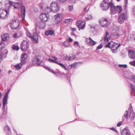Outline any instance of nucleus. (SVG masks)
I'll return each mask as SVG.
<instances>
[{
    "label": "nucleus",
    "instance_id": "obj_9",
    "mask_svg": "<svg viewBox=\"0 0 135 135\" xmlns=\"http://www.w3.org/2000/svg\"><path fill=\"white\" fill-rule=\"evenodd\" d=\"M127 19V15L126 13H123L119 16L118 18L119 22L122 24Z\"/></svg>",
    "mask_w": 135,
    "mask_h": 135
},
{
    "label": "nucleus",
    "instance_id": "obj_35",
    "mask_svg": "<svg viewBox=\"0 0 135 135\" xmlns=\"http://www.w3.org/2000/svg\"><path fill=\"white\" fill-rule=\"evenodd\" d=\"M26 34L27 36L31 38H32V36L31 34L29 32L27 29Z\"/></svg>",
    "mask_w": 135,
    "mask_h": 135
},
{
    "label": "nucleus",
    "instance_id": "obj_40",
    "mask_svg": "<svg viewBox=\"0 0 135 135\" xmlns=\"http://www.w3.org/2000/svg\"><path fill=\"white\" fill-rule=\"evenodd\" d=\"M69 42L68 41H65L63 43V45L65 46H68L69 44Z\"/></svg>",
    "mask_w": 135,
    "mask_h": 135
},
{
    "label": "nucleus",
    "instance_id": "obj_41",
    "mask_svg": "<svg viewBox=\"0 0 135 135\" xmlns=\"http://www.w3.org/2000/svg\"><path fill=\"white\" fill-rule=\"evenodd\" d=\"M125 5L124 8L125 9H126L127 7L128 1V0H124Z\"/></svg>",
    "mask_w": 135,
    "mask_h": 135
},
{
    "label": "nucleus",
    "instance_id": "obj_43",
    "mask_svg": "<svg viewBox=\"0 0 135 135\" xmlns=\"http://www.w3.org/2000/svg\"><path fill=\"white\" fill-rule=\"evenodd\" d=\"M119 27H116L115 28H114V30L116 32H118L119 31Z\"/></svg>",
    "mask_w": 135,
    "mask_h": 135
},
{
    "label": "nucleus",
    "instance_id": "obj_56",
    "mask_svg": "<svg viewBox=\"0 0 135 135\" xmlns=\"http://www.w3.org/2000/svg\"><path fill=\"white\" fill-rule=\"evenodd\" d=\"M37 30L36 28H35V29H34L33 30V33H37Z\"/></svg>",
    "mask_w": 135,
    "mask_h": 135
},
{
    "label": "nucleus",
    "instance_id": "obj_58",
    "mask_svg": "<svg viewBox=\"0 0 135 135\" xmlns=\"http://www.w3.org/2000/svg\"><path fill=\"white\" fill-rule=\"evenodd\" d=\"M74 58L73 57H69L68 60L69 61H71L73 60V59Z\"/></svg>",
    "mask_w": 135,
    "mask_h": 135
},
{
    "label": "nucleus",
    "instance_id": "obj_14",
    "mask_svg": "<svg viewBox=\"0 0 135 135\" xmlns=\"http://www.w3.org/2000/svg\"><path fill=\"white\" fill-rule=\"evenodd\" d=\"M85 21H78L76 23V25L79 28V30L83 29L85 27Z\"/></svg>",
    "mask_w": 135,
    "mask_h": 135
},
{
    "label": "nucleus",
    "instance_id": "obj_52",
    "mask_svg": "<svg viewBox=\"0 0 135 135\" xmlns=\"http://www.w3.org/2000/svg\"><path fill=\"white\" fill-rule=\"evenodd\" d=\"M88 10L89 9L88 8V7H85L84 9V11L85 12H87Z\"/></svg>",
    "mask_w": 135,
    "mask_h": 135
},
{
    "label": "nucleus",
    "instance_id": "obj_47",
    "mask_svg": "<svg viewBox=\"0 0 135 135\" xmlns=\"http://www.w3.org/2000/svg\"><path fill=\"white\" fill-rule=\"evenodd\" d=\"M78 41H75V42L74 44V46L75 47H76L78 46Z\"/></svg>",
    "mask_w": 135,
    "mask_h": 135
},
{
    "label": "nucleus",
    "instance_id": "obj_29",
    "mask_svg": "<svg viewBox=\"0 0 135 135\" xmlns=\"http://www.w3.org/2000/svg\"><path fill=\"white\" fill-rule=\"evenodd\" d=\"M76 63H74L71 65H70L68 66V68H66L67 69L66 70H68L69 69L71 70V69L73 68H76Z\"/></svg>",
    "mask_w": 135,
    "mask_h": 135
},
{
    "label": "nucleus",
    "instance_id": "obj_54",
    "mask_svg": "<svg viewBox=\"0 0 135 135\" xmlns=\"http://www.w3.org/2000/svg\"><path fill=\"white\" fill-rule=\"evenodd\" d=\"M34 11L36 12H37L38 11V9L37 7H35L34 8Z\"/></svg>",
    "mask_w": 135,
    "mask_h": 135
},
{
    "label": "nucleus",
    "instance_id": "obj_5",
    "mask_svg": "<svg viewBox=\"0 0 135 135\" xmlns=\"http://www.w3.org/2000/svg\"><path fill=\"white\" fill-rule=\"evenodd\" d=\"M4 4L5 7L7 8L6 9L0 8V18L2 19H6L9 15V9Z\"/></svg>",
    "mask_w": 135,
    "mask_h": 135
},
{
    "label": "nucleus",
    "instance_id": "obj_27",
    "mask_svg": "<svg viewBox=\"0 0 135 135\" xmlns=\"http://www.w3.org/2000/svg\"><path fill=\"white\" fill-rule=\"evenodd\" d=\"M121 134L122 135H130L129 130L126 128L124 129Z\"/></svg>",
    "mask_w": 135,
    "mask_h": 135
},
{
    "label": "nucleus",
    "instance_id": "obj_23",
    "mask_svg": "<svg viewBox=\"0 0 135 135\" xmlns=\"http://www.w3.org/2000/svg\"><path fill=\"white\" fill-rule=\"evenodd\" d=\"M27 57V55L26 53H23L21 55V64H24L26 61Z\"/></svg>",
    "mask_w": 135,
    "mask_h": 135
},
{
    "label": "nucleus",
    "instance_id": "obj_39",
    "mask_svg": "<svg viewBox=\"0 0 135 135\" xmlns=\"http://www.w3.org/2000/svg\"><path fill=\"white\" fill-rule=\"evenodd\" d=\"M129 64L131 65L135 66V60L129 62Z\"/></svg>",
    "mask_w": 135,
    "mask_h": 135
},
{
    "label": "nucleus",
    "instance_id": "obj_37",
    "mask_svg": "<svg viewBox=\"0 0 135 135\" xmlns=\"http://www.w3.org/2000/svg\"><path fill=\"white\" fill-rule=\"evenodd\" d=\"M73 5L70 6L69 5L68 6V9L69 11H71L73 9Z\"/></svg>",
    "mask_w": 135,
    "mask_h": 135
},
{
    "label": "nucleus",
    "instance_id": "obj_13",
    "mask_svg": "<svg viewBox=\"0 0 135 135\" xmlns=\"http://www.w3.org/2000/svg\"><path fill=\"white\" fill-rule=\"evenodd\" d=\"M39 56L34 57L32 61L33 64H37L38 65H40L42 62Z\"/></svg>",
    "mask_w": 135,
    "mask_h": 135
},
{
    "label": "nucleus",
    "instance_id": "obj_25",
    "mask_svg": "<svg viewBox=\"0 0 135 135\" xmlns=\"http://www.w3.org/2000/svg\"><path fill=\"white\" fill-rule=\"evenodd\" d=\"M31 38L32 39L34 43H36L38 42V37L37 33H34L33 35V36H32V38Z\"/></svg>",
    "mask_w": 135,
    "mask_h": 135
},
{
    "label": "nucleus",
    "instance_id": "obj_3",
    "mask_svg": "<svg viewBox=\"0 0 135 135\" xmlns=\"http://www.w3.org/2000/svg\"><path fill=\"white\" fill-rule=\"evenodd\" d=\"M0 3L2 4H4L5 6H6V7H8L9 9L12 6H13L14 8L15 9H18L20 7L19 2H14L12 1H10L9 0H2V1Z\"/></svg>",
    "mask_w": 135,
    "mask_h": 135
},
{
    "label": "nucleus",
    "instance_id": "obj_12",
    "mask_svg": "<svg viewBox=\"0 0 135 135\" xmlns=\"http://www.w3.org/2000/svg\"><path fill=\"white\" fill-rule=\"evenodd\" d=\"M28 47V43L26 41H23L21 43L20 48L22 51H26Z\"/></svg>",
    "mask_w": 135,
    "mask_h": 135
},
{
    "label": "nucleus",
    "instance_id": "obj_4",
    "mask_svg": "<svg viewBox=\"0 0 135 135\" xmlns=\"http://www.w3.org/2000/svg\"><path fill=\"white\" fill-rule=\"evenodd\" d=\"M8 51L5 48V44L3 42L0 43V62L3 58L6 57Z\"/></svg>",
    "mask_w": 135,
    "mask_h": 135
},
{
    "label": "nucleus",
    "instance_id": "obj_18",
    "mask_svg": "<svg viewBox=\"0 0 135 135\" xmlns=\"http://www.w3.org/2000/svg\"><path fill=\"white\" fill-rule=\"evenodd\" d=\"M128 56L129 57L132 59L135 58V51L133 50H128Z\"/></svg>",
    "mask_w": 135,
    "mask_h": 135
},
{
    "label": "nucleus",
    "instance_id": "obj_53",
    "mask_svg": "<svg viewBox=\"0 0 135 135\" xmlns=\"http://www.w3.org/2000/svg\"><path fill=\"white\" fill-rule=\"evenodd\" d=\"M69 57L67 56H65L64 57V59L65 60H68Z\"/></svg>",
    "mask_w": 135,
    "mask_h": 135
},
{
    "label": "nucleus",
    "instance_id": "obj_64",
    "mask_svg": "<svg viewBox=\"0 0 135 135\" xmlns=\"http://www.w3.org/2000/svg\"><path fill=\"white\" fill-rule=\"evenodd\" d=\"M12 73V71L10 70H9L8 71V74H10L11 73Z\"/></svg>",
    "mask_w": 135,
    "mask_h": 135
},
{
    "label": "nucleus",
    "instance_id": "obj_50",
    "mask_svg": "<svg viewBox=\"0 0 135 135\" xmlns=\"http://www.w3.org/2000/svg\"><path fill=\"white\" fill-rule=\"evenodd\" d=\"M48 32H49V35H53L54 34V32L52 30H50L49 31H48Z\"/></svg>",
    "mask_w": 135,
    "mask_h": 135
},
{
    "label": "nucleus",
    "instance_id": "obj_24",
    "mask_svg": "<svg viewBox=\"0 0 135 135\" xmlns=\"http://www.w3.org/2000/svg\"><path fill=\"white\" fill-rule=\"evenodd\" d=\"M1 38L3 41L8 40L9 39V34L5 33L2 35L1 36Z\"/></svg>",
    "mask_w": 135,
    "mask_h": 135
},
{
    "label": "nucleus",
    "instance_id": "obj_32",
    "mask_svg": "<svg viewBox=\"0 0 135 135\" xmlns=\"http://www.w3.org/2000/svg\"><path fill=\"white\" fill-rule=\"evenodd\" d=\"M130 87L131 89V90L132 92H134L135 91V86L133 85L132 84H130Z\"/></svg>",
    "mask_w": 135,
    "mask_h": 135
},
{
    "label": "nucleus",
    "instance_id": "obj_22",
    "mask_svg": "<svg viewBox=\"0 0 135 135\" xmlns=\"http://www.w3.org/2000/svg\"><path fill=\"white\" fill-rule=\"evenodd\" d=\"M9 93V92H7L4 95L3 98V105L4 107L5 105L7 103V99L8 97Z\"/></svg>",
    "mask_w": 135,
    "mask_h": 135
},
{
    "label": "nucleus",
    "instance_id": "obj_60",
    "mask_svg": "<svg viewBox=\"0 0 135 135\" xmlns=\"http://www.w3.org/2000/svg\"><path fill=\"white\" fill-rule=\"evenodd\" d=\"M45 35L48 36L49 35V32H48V31H47L45 32Z\"/></svg>",
    "mask_w": 135,
    "mask_h": 135
},
{
    "label": "nucleus",
    "instance_id": "obj_46",
    "mask_svg": "<svg viewBox=\"0 0 135 135\" xmlns=\"http://www.w3.org/2000/svg\"><path fill=\"white\" fill-rule=\"evenodd\" d=\"M109 129H110L112 130V131L115 132H117V133L118 132V131L115 128H109Z\"/></svg>",
    "mask_w": 135,
    "mask_h": 135
},
{
    "label": "nucleus",
    "instance_id": "obj_1",
    "mask_svg": "<svg viewBox=\"0 0 135 135\" xmlns=\"http://www.w3.org/2000/svg\"><path fill=\"white\" fill-rule=\"evenodd\" d=\"M41 10L42 12H45L47 13L52 12H58L60 9L59 4L56 2H52L50 5V7L45 4L42 3L40 5Z\"/></svg>",
    "mask_w": 135,
    "mask_h": 135
},
{
    "label": "nucleus",
    "instance_id": "obj_42",
    "mask_svg": "<svg viewBox=\"0 0 135 135\" xmlns=\"http://www.w3.org/2000/svg\"><path fill=\"white\" fill-rule=\"evenodd\" d=\"M113 36L115 37H118L119 36V35L118 33V32H116L114 33L113 34Z\"/></svg>",
    "mask_w": 135,
    "mask_h": 135
},
{
    "label": "nucleus",
    "instance_id": "obj_45",
    "mask_svg": "<svg viewBox=\"0 0 135 135\" xmlns=\"http://www.w3.org/2000/svg\"><path fill=\"white\" fill-rule=\"evenodd\" d=\"M130 38L131 40H134L135 35H131L130 36Z\"/></svg>",
    "mask_w": 135,
    "mask_h": 135
},
{
    "label": "nucleus",
    "instance_id": "obj_33",
    "mask_svg": "<svg viewBox=\"0 0 135 135\" xmlns=\"http://www.w3.org/2000/svg\"><path fill=\"white\" fill-rule=\"evenodd\" d=\"M12 48L13 50H18L19 49V47L17 45H13L12 46Z\"/></svg>",
    "mask_w": 135,
    "mask_h": 135
},
{
    "label": "nucleus",
    "instance_id": "obj_36",
    "mask_svg": "<svg viewBox=\"0 0 135 135\" xmlns=\"http://www.w3.org/2000/svg\"><path fill=\"white\" fill-rule=\"evenodd\" d=\"M119 67L120 68H126L127 67V65L126 64H119L118 65Z\"/></svg>",
    "mask_w": 135,
    "mask_h": 135
},
{
    "label": "nucleus",
    "instance_id": "obj_48",
    "mask_svg": "<svg viewBox=\"0 0 135 135\" xmlns=\"http://www.w3.org/2000/svg\"><path fill=\"white\" fill-rule=\"evenodd\" d=\"M122 122L121 121H120L118 122L117 124V126L118 127L120 126L122 124Z\"/></svg>",
    "mask_w": 135,
    "mask_h": 135
},
{
    "label": "nucleus",
    "instance_id": "obj_55",
    "mask_svg": "<svg viewBox=\"0 0 135 135\" xmlns=\"http://www.w3.org/2000/svg\"><path fill=\"white\" fill-rule=\"evenodd\" d=\"M17 33H16L14 34L13 36V37L14 38H16L17 37Z\"/></svg>",
    "mask_w": 135,
    "mask_h": 135
},
{
    "label": "nucleus",
    "instance_id": "obj_7",
    "mask_svg": "<svg viewBox=\"0 0 135 135\" xmlns=\"http://www.w3.org/2000/svg\"><path fill=\"white\" fill-rule=\"evenodd\" d=\"M110 19L107 18H102L99 20V22L100 25L104 28H106L108 26L109 24V21Z\"/></svg>",
    "mask_w": 135,
    "mask_h": 135
},
{
    "label": "nucleus",
    "instance_id": "obj_21",
    "mask_svg": "<svg viewBox=\"0 0 135 135\" xmlns=\"http://www.w3.org/2000/svg\"><path fill=\"white\" fill-rule=\"evenodd\" d=\"M36 25V27L42 29L44 28L46 24L43 22H39L37 23Z\"/></svg>",
    "mask_w": 135,
    "mask_h": 135
},
{
    "label": "nucleus",
    "instance_id": "obj_10",
    "mask_svg": "<svg viewBox=\"0 0 135 135\" xmlns=\"http://www.w3.org/2000/svg\"><path fill=\"white\" fill-rule=\"evenodd\" d=\"M62 15L60 13H59L55 15L54 17L55 22L57 23L60 22L62 20Z\"/></svg>",
    "mask_w": 135,
    "mask_h": 135
},
{
    "label": "nucleus",
    "instance_id": "obj_8",
    "mask_svg": "<svg viewBox=\"0 0 135 135\" xmlns=\"http://www.w3.org/2000/svg\"><path fill=\"white\" fill-rule=\"evenodd\" d=\"M19 22L18 20H12L10 22V26L14 29H16L19 26Z\"/></svg>",
    "mask_w": 135,
    "mask_h": 135
},
{
    "label": "nucleus",
    "instance_id": "obj_19",
    "mask_svg": "<svg viewBox=\"0 0 135 135\" xmlns=\"http://www.w3.org/2000/svg\"><path fill=\"white\" fill-rule=\"evenodd\" d=\"M86 41L88 44L91 46L94 45L97 43L96 42L93 40L90 37L86 38Z\"/></svg>",
    "mask_w": 135,
    "mask_h": 135
},
{
    "label": "nucleus",
    "instance_id": "obj_2",
    "mask_svg": "<svg viewBox=\"0 0 135 135\" xmlns=\"http://www.w3.org/2000/svg\"><path fill=\"white\" fill-rule=\"evenodd\" d=\"M120 45L118 43L114 42L112 41L106 44L105 46L107 47H108L111 49L112 52L113 53H116L117 52V50Z\"/></svg>",
    "mask_w": 135,
    "mask_h": 135
},
{
    "label": "nucleus",
    "instance_id": "obj_59",
    "mask_svg": "<svg viewBox=\"0 0 135 135\" xmlns=\"http://www.w3.org/2000/svg\"><path fill=\"white\" fill-rule=\"evenodd\" d=\"M68 41L69 42H71L73 41V40L71 38L69 37V38Z\"/></svg>",
    "mask_w": 135,
    "mask_h": 135
},
{
    "label": "nucleus",
    "instance_id": "obj_30",
    "mask_svg": "<svg viewBox=\"0 0 135 135\" xmlns=\"http://www.w3.org/2000/svg\"><path fill=\"white\" fill-rule=\"evenodd\" d=\"M23 64L20 63L14 66L15 68L17 70H18L21 69L22 67V65Z\"/></svg>",
    "mask_w": 135,
    "mask_h": 135
},
{
    "label": "nucleus",
    "instance_id": "obj_6",
    "mask_svg": "<svg viewBox=\"0 0 135 135\" xmlns=\"http://www.w3.org/2000/svg\"><path fill=\"white\" fill-rule=\"evenodd\" d=\"M110 10L111 12L114 14L115 12L119 13H120L122 11L123 9L122 7L119 6H117L115 7L114 4H112L111 5Z\"/></svg>",
    "mask_w": 135,
    "mask_h": 135
},
{
    "label": "nucleus",
    "instance_id": "obj_11",
    "mask_svg": "<svg viewBox=\"0 0 135 135\" xmlns=\"http://www.w3.org/2000/svg\"><path fill=\"white\" fill-rule=\"evenodd\" d=\"M40 19L42 22H46L49 19V16L48 14L41 13L40 16Z\"/></svg>",
    "mask_w": 135,
    "mask_h": 135
},
{
    "label": "nucleus",
    "instance_id": "obj_34",
    "mask_svg": "<svg viewBox=\"0 0 135 135\" xmlns=\"http://www.w3.org/2000/svg\"><path fill=\"white\" fill-rule=\"evenodd\" d=\"M106 1V3H107L109 4V6H110V8L111 7V5L112 4H114L112 2V0H103V1Z\"/></svg>",
    "mask_w": 135,
    "mask_h": 135
},
{
    "label": "nucleus",
    "instance_id": "obj_49",
    "mask_svg": "<svg viewBox=\"0 0 135 135\" xmlns=\"http://www.w3.org/2000/svg\"><path fill=\"white\" fill-rule=\"evenodd\" d=\"M133 13L134 15H135V6H134L132 8Z\"/></svg>",
    "mask_w": 135,
    "mask_h": 135
},
{
    "label": "nucleus",
    "instance_id": "obj_17",
    "mask_svg": "<svg viewBox=\"0 0 135 135\" xmlns=\"http://www.w3.org/2000/svg\"><path fill=\"white\" fill-rule=\"evenodd\" d=\"M21 13L22 18V20H25V17L26 9L25 7L23 5H21Z\"/></svg>",
    "mask_w": 135,
    "mask_h": 135
},
{
    "label": "nucleus",
    "instance_id": "obj_15",
    "mask_svg": "<svg viewBox=\"0 0 135 135\" xmlns=\"http://www.w3.org/2000/svg\"><path fill=\"white\" fill-rule=\"evenodd\" d=\"M106 1H103L100 4L101 9L103 11H106L109 8V4L106 3Z\"/></svg>",
    "mask_w": 135,
    "mask_h": 135
},
{
    "label": "nucleus",
    "instance_id": "obj_62",
    "mask_svg": "<svg viewBox=\"0 0 135 135\" xmlns=\"http://www.w3.org/2000/svg\"><path fill=\"white\" fill-rule=\"evenodd\" d=\"M72 30L73 31V32H74L76 30V29L75 28H73L72 29Z\"/></svg>",
    "mask_w": 135,
    "mask_h": 135
},
{
    "label": "nucleus",
    "instance_id": "obj_51",
    "mask_svg": "<svg viewBox=\"0 0 135 135\" xmlns=\"http://www.w3.org/2000/svg\"><path fill=\"white\" fill-rule=\"evenodd\" d=\"M131 78L134 82H135V76L133 75L131 76Z\"/></svg>",
    "mask_w": 135,
    "mask_h": 135
},
{
    "label": "nucleus",
    "instance_id": "obj_38",
    "mask_svg": "<svg viewBox=\"0 0 135 135\" xmlns=\"http://www.w3.org/2000/svg\"><path fill=\"white\" fill-rule=\"evenodd\" d=\"M128 112L127 110L126 111L123 115V117H124L127 119L128 118Z\"/></svg>",
    "mask_w": 135,
    "mask_h": 135
},
{
    "label": "nucleus",
    "instance_id": "obj_20",
    "mask_svg": "<svg viewBox=\"0 0 135 135\" xmlns=\"http://www.w3.org/2000/svg\"><path fill=\"white\" fill-rule=\"evenodd\" d=\"M105 34L104 38V42H107L110 39L111 35L110 33H108L107 31L105 32Z\"/></svg>",
    "mask_w": 135,
    "mask_h": 135
},
{
    "label": "nucleus",
    "instance_id": "obj_31",
    "mask_svg": "<svg viewBox=\"0 0 135 135\" xmlns=\"http://www.w3.org/2000/svg\"><path fill=\"white\" fill-rule=\"evenodd\" d=\"M86 20H89L92 18V16L91 15L88 14L85 17Z\"/></svg>",
    "mask_w": 135,
    "mask_h": 135
},
{
    "label": "nucleus",
    "instance_id": "obj_16",
    "mask_svg": "<svg viewBox=\"0 0 135 135\" xmlns=\"http://www.w3.org/2000/svg\"><path fill=\"white\" fill-rule=\"evenodd\" d=\"M48 60L50 62L58 64L60 67L63 68L65 70L67 69L66 68V66L64 65L61 63L58 62L56 60H54L50 59H48Z\"/></svg>",
    "mask_w": 135,
    "mask_h": 135
},
{
    "label": "nucleus",
    "instance_id": "obj_44",
    "mask_svg": "<svg viewBox=\"0 0 135 135\" xmlns=\"http://www.w3.org/2000/svg\"><path fill=\"white\" fill-rule=\"evenodd\" d=\"M103 47V45H102V43L100 44L98 46L96 49L97 50H98L101 49Z\"/></svg>",
    "mask_w": 135,
    "mask_h": 135
},
{
    "label": "nucleus",
    "instance_id": "obj_61",
    "mask_svg": "<svg viewBox=\"0 0 135 135\" xmlns=\"http://www.w3.org/2000/svg\"><path fill=\"white\" fill-rule=\"evenodd\" d=\"M61 2H64L66 1L67 0H59Z\"/></svg>",
    "mask_w": 135,
    "mask_h": 135
},
{
    "label": "nucleus",
    "instance_id": "obj_63",
    "mask_svg": "<svg viewBox=\"0 0 135 135\" xmlns=\"http://www.w3.org/2000/svg\"><path fill=\"white\" fill-rule=\"evenodd\" d=\"M132 114H133V118H134L135 117V114L133 113L132 112Z\"/></svg>",
    "mask_w": 135,
    "mask_h": 135
},
{
    "label": "nucleus",
    "instance_id": "obj_28",
    "mask_svg": "<svg viewBox=\"0 0 135 135\" xmlns=\"http://www.w3.org/2000/svg\"><path fill=\"white\" fill-rule=\"evenodd\" d=\"M46 70H48L49 72H51L53 74L55 75L56 76H59V73H56L55 71H54L53 70L51 69L49 67L47 66L46 67Z\"/></svg>",
    "mask_w": 135,
    "mask_h": 135
},
{
    "label": "nucleus",
    "instance_id": "obj_57",
    "mask_svg": "<svg viewBox=\"0 0 135 135\" xmlns=\"http://www.w3.org/2000/svg\"><path fill=\"white\" fill-rule=\"evenodd\" d=\"M53 59H55V60H56L57 61V58L55 56H52L51 57Z\"/></svg>",
    "mask_w": 135,
    "mask_h": 135
},
{
    "label": "nucleus",
    "instance_id": "obj_26",
    "mask_svg": "<svg viewBox=\"0 0 135 135\" xmlns=\"http://www.w3.org/2000/svg\"><path fill=\"white\" fill-rule=\"evenodd\" d=\"M4 129L6 135H11V131L8 126L7 125L5 126L4 127Z\"/></svg>",
    "mask_w": 135,
    "mask_h": 135
}]
</instances>
